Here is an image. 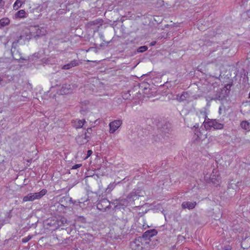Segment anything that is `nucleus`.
Returning <instances> with one entry per match:
<instances>
[{"label":"nucleus","instance_id":"nucleus-1","mask_svg":"<svg viewBox=\"0 0 250 250\" xmlns=\"http://www.w3.org/2000/svg\"><path fill=\"white\" fill-rule=\"evenodd\" d=\"M205 120L203 125L207 130L211 129L213 128L214 129H221L224 127V124L220 123L216 119H210L208 118L205 112L204 113Z\"/></svg>","mask_w":250,"mask_h":250},{"label":"nucleus","instance_id":"nucleus-2","mask_svg":"<svg viewBox=\"0 0 250 250\" xmlns=\"http://www.w3.org/2000/svg\"><path fill=\"white\" fill-rule=\"evenodd\" d=\"M22 38V36L20 37V39L14 41L12 44L11 49V53L13 58L15 60L19 61L21 62H22V61L26 60V58H24L22 57L21 54V53L19 49L18 44L20 42V40Z\"/></svg>","mask_w":250,"mask_h":250},{"label":"nucleus","instance_id":"nucleus-3","mask_svg":"<svg viewBox=\"0 0 250 250\" xmlns=\"http://www.w3.org/2000/svg\"><path fill=\"white\" fill-rule=\"evenodd\" d=\"M28 31L30 33V36L29 37H26L27 39L43 36L46 32L44 27H40L39 25L30 26L28 29Z\"/></svg>","mask_w":250,"mask_h":250},{"label":"nucleus","instance_id":"nucleus-4","mask_svg":"<svg viewBox=\"0 0 250 250\" xmlns=\"http://www.w3.org/2000/svg\"><path fill=\"white\" fill-rule=\"evenodd\" d=\"M47 192L45 189L42 190L39 192L30 193L23 198V202L33 201L36 199H41Z\"/></svg>","mask_w":250,"mask_h":250},{"label":"nucleus","instance_id":"nucleus-5","mask_svg":"<svg viewBox=\"0 0 250 250\" xmlns=\"http://www.w3.org/2000/svg\"><path fill=\"white\" fill-rule=\"evenodd\" d=\"M143 239L141 237L135 239L130 243V248L132 250H144V248L143 246Z\"/></svg>","mask_w":250,"mask_h":250},{"label":"nucleus","instance_id":"nucleus-6","mask_svg":"<svg viewBox=\"0 0 250 250\" xmlns=\"http://www.w3.org/2000/svg\"><path fill=\"white\" fill-rule=\"evenodd\" d=\"M171 124L167 122H165L161 125V126L159 127V132L161 134V135L164 138L168 137L167 134H168L171 131Z\"/></svg>","mask_w":250,"mask_h":250},{"label":"nucleus","instance_id":"nucleus-7","mask_svg":"<svg viewBox=\"0 0 250 250\" xmlns=\"http://www.w3.org/2000/svg\"><path fill=\"white\" fill-rule=\"evenodd\" d=\"M228 95L226 94V90L223 91L221 88L218 89L213 97H210V101H223L227 97Z\"/></svg>","mask_w":250,"mask_h":250},{"label":"nucleus","instance_id":"nucleus-8","mask_svg":"<svg viewBox=\"0 0 250 250\" xmlns=\"http://www.w3.org/2000/svg\"><path fill=\"white\" fill-rule=\"evenodd\" d=\"M97 208L100 211H105L107 208H110V203L106 199H102L97 203Z\"/></svg>","mask_w":250,"mask_h":250},{"label":"nucleus","instance_id":"nucleus-9","mask_svg":"<svg viewBox=\"0 0 250 250\" xmlns=\"http://www.w3.org/2000/svg\"><path fill=\"white\" fill-rule=\"evenodd\" d=\"M122 121L120 120H115L109 124L110 133H113L121 125Z\"/></svg>","mask_w":250,"mask_h":250},{"label":"nucleus","instance_id":"nucleus-10","mask_svg":"<svg viewBox=\"0 0 250 250\" xmlns=\"http://www.w3.org/2000/svg\"><path fill=\"white\" fill-rule=\"evenodd\" d=\"M90 139V136L86 135L78 136L76 137V142L80 146L86 144Z\"/></svg>","mask_w":250,"mask_h":250},{"label":"nucleus","instance_id":"nucleus-11","mask_svg":"<svg viewBox=\"0 0 250 250\" xmlns=\"http://www.w3.org/2000/svg\"><path fill=\"white\" fill-rule=\"evenodd\" d=\"M157 233V231L155 229L147 230L143 233L142 238L143 240H147L149 239L151 237L156 235Z\"/></svg>","mask_w":250,"mask_h":250},{"label":"nucleus","instance_id":"nucleus-12","mask_svg":"<svg viewBox=\"0 0 250 250\" xmlns=\"http://www.w3.org/2000/svg\"><path fill=\"white\" fill-rule=\"evenodd\" d=\"M72 202L73 204H75V202H72V198L68 195H65L62 197L59 200V203L62 205V206L65 207L67 208V205L68 203Z\"/></svg>","mask_w":250,"mask_h":250},{"label":"nucleus","instance_id":"nucleus-13","mask_svg":"<svg viewBox=\"0 0 250 250\" xmlns=\"http://www.w3.org/2000/svg\"><path fill=\"white\" fill-rule=\"evenodd\" d=\"M139 195H138L136 192L132 191L130 192L126 197L129 205H130L132 204L135 200L139 199Z\"/></svg>","mask_w":250,"mask_h":250},{"label":"nucleus","instance_id":"nucleus-14","mask_svg":"<svg viewBox=\"0 0 250 250\" xmlns=\"http://www.w3.org/2000/svg\"><path fill=\"white\" fill-rule=\"evenodd\" d=\"M197 203L196 202H183L181 205L183 209H188L189 210L194 208Z\"/></svg>","mask_w":250,"mask_h":250},{"label":"nucleus","instance_id":"nucleus-15","mask_svg":"<svg viewBox=\"0 0 250 250\" xmlns=\"http://www.w3.org/2000/svg\"><path fill=\"white\" fill-rule=\"evenodd\" d=\"M104 22V21L102 19H97L92 21H90L86 24L88 28H91L95 25H102Z\"/></svg>","mask_w":250,"mask_h":250},{"label":"nucleus","instance_id":"nucleus-16","mask_svg":"<svg viewBox=\"0 0 250 250\" xmlns=\"http://www.w3.org/2000/svg\"><path fill=\"white\" fill-rule=\"evenodd\" d=\"M80 64V62L78 60H73L72 61H71L70 62L66 64H65L62 66V69H69L70 68L79 65Z\"/></svg>","mask_w":250,"mask_h":250},{"label":"nucleus","instance_id":"nucleus-17","mask_svg":"<svg viewBox=\"0 0 250 250\" xmlns=\"http://www.w3.org/2000/svg\"><path fill=\"white\" fill-rule=\"evenodd\" d=\"M189 94L188 91L183 92L180 95L179 94L177 95V99L179 102H183L185 101L187 99L189 98Z\"/></svg>","mask_w":250,"mask_h":250},{"label":"nucleus","instance_id":"nucleus-18","mask_svg":"<svg viewBox=\"0 0 250 250\" xmlns=\"http://www.w3.org/2000/svg\"><path fill=\"white\" fill-rule=\"evenodd\" d=\"M85 120H74L72 122L73 126L75 127L76 128H79L83 127V126L84 125V123H85Z\"/></svg>","mask_w":250,"mask_h":250},{"label":"nucleus","instance_id":"nucleus-19","mask_svg":"<svg viewBox=\"0 0 250 250\" xmlns=\"http://www.w3.org/2000/svg\"><path fill=\"white\" fill-rule=\"evenodd\" d=\"M28 14L24 10H20L15 14L16 18H24L27 17Z\"/></svg>","mask_w":250,"mask_h":250},{"label":"nucleus","instance_id":"nucleus-20","mask_svg":"<svg viewBox=\"0 0 250 250\" xmlns=\"http://www.w3.org/2000/svg\"><path fill=\"white\" fill-rule=\"evenodd\" d=\"M58 225L59 227L67 226L69 225V222L65 217H61L60 220L58 221Z\"/></svg>","mask_w":250,"mask_h":250},{"label":"nucleus","instance_id":"nucleus-21","mask_svg":"<svg viewBox=\"0 0 250 250\" xmlns=\"http://www.w3.org/2000/svg\"><path fill=\"white\" fill-rule=\"evenodd\" d=\"M56 206V210L60 213H64L66 211L67 208L65 207L62 206V205L60 204L59 203L56 204L55 207Z\"/></svg>","mask_w":250,"mask_h":250},{"label":"nucleus","instance_id":"nucleus-22","mask_svg":"<svg viewBox=\"0 0 250 250\" xmlns=\"http://www.w3.org/2000/svg\"><path fill=\"white\" fill-rule=\"evenodd\" d=\"M10 23V20L8 18H4L0 20V28H1Z\"/></svg>","mask_w":250,"mask_h":250},{"label":"nucleus","instance_id":"nucleus-23","mask_svg":"<svg viewBox=\"0 0 250 250\" xmlns=\"http://www.w3.org/2000/svg\"><path fill=\"white\" fill-rule=\"evenodd\" d=\"M97 194L95 192H91L88 193L87 200L91 201L92 202H94L96 201L97 198Z\"/></svg>","mask_w":250,"mask_h":250},{"label":"nucleus","instance_id":"nucleus-24","mask_svg":"<svg viewBox=\"0 0 250 250\" xmlns=\"http://www.w3.org/2000/svg\"><path fill=\"white\" fill-rule=\"evenodd\" d=\"M71 89V85L68 84H64L61 88V92L63 94H66L69 92V90Z\"/></svg>","mask_w":250,"mask_h":250},{"label":"nucleus","instance_id":"nucleus-25","mask_svg":"<svg viewBox=\"0 0 250 250\" xmlns=\"http://www.w3.org/2000/svg\"><path fill=\"white\" fill-rule=\"evenodd\" d=\"M24 3V0H16L13 4V8L15 10L18 9Z\"/></svg>","mask_w":250,"mask_h":250},{"label":"nucleus","instance_id":"nucleus-26","mask_svg":"<svg viewBox=\"0 0 250 250\" xmlns=\"http://www.w3.org/2000/svg\"><path fill=\"white\" fill-rule=\"evenodd\" d=\"M119 204H120V208H121L122 207H126L129 206V203H128V201L127 200L126 198H119Z\"/></svg>","mask_w":250,"mask_h":250},{"label":"nucleus","instance_id":"nucleus-27","mask_svg":"<svg viewBox=\"0 0 250 250\" xmlns=\"http://www.w3.org/2000/svg\"><path fill=\"white\" fill-rule=\"evenodd\" d=\"M241 127L245 130L249 129L250 128V124L246 121H242L240 124Z\"/></svg>","mask_w":250,"mask_h":250},{"label":"nucleus","instance_id":"nucleus-28","mask_svg":"<svg viewBox=\"0 0 250 250\" xmlns=\"http://www.w3.org/2000/svg\"><path fill=\"white\" fill-rule=\"evenodd\" d=\"M119 199H116L115 200H112L111 202H110V204H112L114 205V208H120V204H119Z\"/></svg>","mask_w":250,"mask_h":250},{"label":"nucleus","instance_id":"nucleus-29","mask_svg":"<svg viewBox=\"0 0 250 250\" xmlns=\"http://www.w3.org/2000/svg\"><path fill=\"white\" fill-rule=\"evenodd\" d=\"M231 86H232V84L229 83V84L225 85V86L223 88H221V89L223 91H224L226 90V94H227V95L228 96Z\"/></svg>","mask_w":250,"mask_h":250},{"label":"nucleus","instance_id":"nucleus-30","mask_svg":"<svg viewBox=\"0 0 250 250\" xmlns=\"http://www.w3.org/2000/svg\"><path fill=\"white\" fill-rule=\"evenodd\" d=\"M115 184L113 183H110L106 188L105 192L107 193H109L110 191H111L115 188Z\"/></svg>","mask_w":250,"mask_h":250},{"label":"nucleus","instance_id":"nucleus-31","mask_svg":"<svg viewBox=\"0 0 250 250\" xmlns=\"http://www.w3.org/2000/svg\"><path fill=\"white\" fill-rule=\"evenodd\" d=\"M148 49V47L146 45L141 46L139 47L136 52L137 53H143Z\"/></svg>","mask_w":250,"mask_h":250},{"label":"nucleus","instance_id":"nucleus-32","mask_svg":"<svg viewBox=\"0 0 250 250\" xmlns=\"http://www.w3.org/2000/svg\"><path fill=\"white\" fill-rule=\"evenodd\" d=\"M119 221L122 222V225H121V227H125L126 223L128 222V219L126 217H123L122 218V220L119 219Z\"/></svg>","mask_w":250,"mask_h":250},{"label":"nucleus","instance_id":"nucleus-33","mask_svg":"<svg viewBox=\"0 0 250 250\" xmlns=\"http://www.w3.org/2000/svg\"><path fill=\"white\" fill-rule=\"evenodd\" d=\"M137 225L139 228H142L143 224H145V220L143 218H140L137 221Z\"/></svg>","mask_w":250,"mask_h":250},{"label":"nucleus","instance_id":"nucleus-34","mask_svg":"<svg viewBox=\"0 0 250 250\" xmlns=\"http://www.w3.org/2000/svg\"><path fill=\"white\" fill-rule=\"evenodd\" d=\"M32 238V236L30 235H28L27 237H24L22 239V242L23 243H26L28 242Z\"/></svg>","mask_w":250,"mask_h":250},{"label":"nucleus","instance_id":"nucleus-35","mask_svg":"<svg viewBox=\"0 0 250 250\" xmlns=\"http://www.w3.org/2000/svg\"><path fill=\"white\" fill-rule=\"evenodd\" d=\"M92 128H88L86 131L85 132L84 135H88L90 136V135L92 133Z\"/></svg>","mask_w":250,"mask_h":250},{"label":"nucleus","instance_id":"nucleus-36","mask_svg":"<svg viewBox=\"0 0 250 250\" xmlns=\"http://www.w3.org/2000/svg\"><path fill=\"white\" fill-rule=\"evenodd\" d=\"M38 10V7L33 8H31V7H30V8H29V11L31 13H34L35 11H36L38 13L39 12Z\"/></svg>","mask_w":250,"mask_h":250},{"label":"nucleus","instance_id":"nucleus-37","mask_svg":"<svg viewBox=\"0 0 250 250\" xmlns=\"http://www.w3.org/2000/svg\"><path fill=\"white\" fill-rule=\"evenodd\" d=\"M4 2L2 0H0V12H1L2 9H3Z\"/></svg>","mask_w":250,"mask_h":250},{"label":"nucleus","instance_id":"nucleus-38","mask_svg":"<svg viewBox=\"0 0 250 250\" xmlns=\"http://www.w3.org/2000/svg\"><path fill=\"white\" fill-rule=\"evenodd\" d=\"M81 166H82V164H76L72 167L71 169H77L78 168L80 167Z\"/></svg>","mask_w":250,"mask_h":250},{"label":"nucleus","instance_id":"nucleus-39","mask_svg":"<svg viewBox=\"0 0 250 250\" xmlns=\"http://www.w3.org/2000/svg\"><path fill=\"white\" fill-rule=\"evenodd\" d=\"M92 154V151L91 150H88L87 152V156H86V158H87L88 157L90 156Z\"/></svg>","mask_w":250,"mask_h":250},{"label":"nucleus","instance_id":"nucleus-40","mask_svg":"<svg viewBox=\"0 0 250 250\" xmlns=\"http://www.w3.org/2000/svg\"><path fill=\"white\" fill-rule=\"evenodd\" d=\"M11 210H9L8 212L6 213V216L9 218H10L12 217L11 215Z\"/></svg>","mask_w":250,"mask_h":250},{"label":"nucleus","instance_id":"nucleus-41","mask_svg":"<svg viewBox=\"0 0 250 250\" xmlns=\"http://www.w3.org/2000/svg\"><path fill=\"white\" fill-rule=\"evenodd\" d=\"M230 249H231V248H230V247L229 246H225L223 248L222 250H229Z\"/></svg>","mask_w":250,"mask_h":250},{"label":"nucleus","instance_id":"nucleus-42","mask_svg":"<svg viewBox=\"0 0 250 250\" xmlns=\"http://www.w3.org/2000/svg\"><path fill=\"white\" fill-rule=\"evenodd\" d=\"M148 227H149V226L147 225H146L145 223V224H143V227H142L143 229H146L148 228Z\"/></svg>","mask_w":250,"mask_h":250},{"label":"nucleus","instance_id":"nucleus-43","mask_svg":"<svg viewBox=\"0 0 250 250\" xmlns=\"http://www.w3.org/2000/svg\"><path fill=\"white\" fill-rule=\"evenodd\" d=\"M156 41L151 42L150 43V46H154L156 44Z\"/></svg>","mask_w":250,"mask_h":250},{"label":"nucleus","instance_id":"nucleus-44","mask_svg":"<svg viewBox=\"0 0 250 250\" xmlns=\"http://www.w3.org/2000/svg\"><path fill=\"white\" fill-rule=\"evenodd\" d=\"M65 229L67 231V232H70L72 230L71 228L70 227H67Z\"/></svg>","mask_w":250,"mask_h":250},{"label":"nucleus","instance_id":"nucleus-45","mask_svg":"<svg viewBox=\"0 0 250 250\" xmlns=\"http://www.w3.org/2000/svg\"><path fill=\"white\" fill-rule=\"evenodd\" d=\"M247 14L250 17V10L247 11Z\"/></svg>","mask_w":250,"mask_h":250},{"label":"nucleus","instance_id":"nucleus-46","mask_svg":"<svg viewBox=\"0 0 250 250\" xmlns=\"http://www.w3.org/2000/svg\"><path fill=\"white\" fill-rule=\"evenodd\" d=\"M80 220H81V221H83V220H85V218H84L83 216H81V217H80Z\"/></svg>","mask_w":250,"mask_h":250},{"label":"nucleus","instance_id":"nucleus-47","mask_svg":"<svg viewBox=\"0 0 250 250\" xmlns=\"http://www.w3.org/2000/svg\"><path fill=\"white\" fill-rule=\"evenodd\" d=\"M221 108L220 107L219 108V112L220 114H221Z\"/></svg>","mask_w":250,"mask_h":250},{"label":"nucleus","instance_id":"nucleus-48","mask_svg":"<svg viewBox=\"0 0 250 250\" xmlns=\"http://www.w3.org/2000/svg\"><path fill=\"white\" fill-rule=\"evenodd\" d=\"M220 76H221V74H219L218 77H215V78L217 79H218Z\"/></svg>","mask_w":250,"mask_h":250},{"label":"nucleus","instance_id":"nucleus-49","mask_svg":"<svg viewBox=\"0 0 250 250\" xmlns=\"http://www.w3.org/2000/svg\"><path fill=\"white\" fill-rule=\"evenodd\" d=\"M145 243H146V244H148V243H149V242H147V241H146Z\"/></svg>","mask_w":250,"mask_h":250},{"label":"nucleus","instance_id":"nucleus-50","mask_svg":"<svg viewBox=\"0 0 250 250\" xmlns=\"http://www.w3.org/2000/svg\"><path fill=\"white\" fill-rule=\"evenodd\" d=\"M2 81V79L0 77V82Z\"/></svg>","mask_w":250,"mask_h":250},{"label":"nucleus","instance_id":"nucleus-51","mask_svg":"<svg viewBox=\"0 0 250 250\" xmlns=\"http://www.w3.org/2000/svg\"><path fill=\"white\" fill-rule=\"evenodd\" d=\"M144 90H147V88L145 87V88H144Z\"/></svg>","mask_w":250,"mask_h":250},{"label":"nucleus","instance_id":"nucleus-52","mask_svg":"<svg viewBox=\"0 0 250 250\" xmlns=\"http://www.w3.org/2000/svg\"><path fill=\"white\" fill-rule=\"evenodd\" d=\"M61 229H64V228H62Z\"/></svg>","mask_w":250,"mask_h":250},{"label":"nucleus","instance_id":"nucleus-53","mask_svg":"<svg viewBox=\"0 0 250 250\" xmlns=\"http://www.w3.org/2000/svg\"><path fill=\"white\" fill-rule=\"evenodd\" d=\"M249 142H250V141H249Z\"/></svg>","mask_w":250,"mask_h":250}]
</instances>
